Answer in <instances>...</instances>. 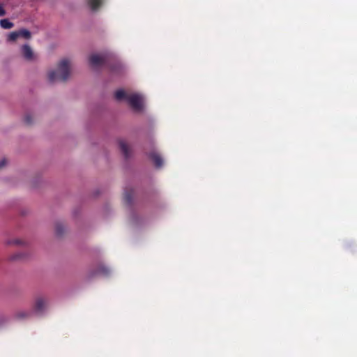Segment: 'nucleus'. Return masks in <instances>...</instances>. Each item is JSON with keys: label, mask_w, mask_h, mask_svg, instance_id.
<instances>
[{"label": "nucleus", "mask_w": 357, "mask_h": 357, "mask_svg": "<svg viewBox=\"0 0 357 357\" xmlns=\"http://www.w3.org/2000/svg\"><path fill=\"white\" fill-rule=\"evenodd\" d=\"M90 66L94 70L105 67L115 74L121 73L123 66L113 55L109 54H91L89 57Z\"/></svg>", "instance_id": "obj_1"}, {"label": "nucleus", "mask_w": 357, "mask_h": 357, "mask_svg": "<svg viewBox=\"0 0 357 357\" xmlns=\"http://www.w3.org/2000/svg\"><path fill=\"white\" fill-rule=\"evenodd\" d=\"M70 61L62 59L58 64L56 70H52L48 74V79L50 82L56 81L66 82L70 76Z\"/></svg>", "instance_id": "obj_2"}, {"label": "nucleus", "mask_w": 357, "mask_h": 357, "mask_svg": "<svg viewBox=\"0 0 357 357\" xmlns=\"http://www.w3.org/2000/svg\"><path fill=\"white\" fill-rule=\"evenodd\" d=\"M31 37L32 33L30 31L26 29H20L9 33L7 36V41L9 43H15L18 39L29 40Z\"/></svg>", "instance_id": "obj_3"}, {"label": "nucleus", "mask_w": 357, "mask_h": 357, "mask_svg": "<svg viewBox=\"0 0 357 357\" xmlns=\"http://www.w3.org/2000/svg\"><path fill=\"white\" fill-rule=\"evenodd\" d=\"M127 101L135 110L139 111L142 109V98L139 95H130L128 96Z\"/></svg>", "instance_id": "obj_4"}, {"label": "nucleus", "mask_w": 357, "mask_h": 357, "mask_svg": "<svg viewBox=\"0 0 357 357\" xmlns=\"http://www.w3.org/2000/svg\"><path fill=\"white\" fill-rule=\"evenodd\" d=\"M149 158L153 161L155 167H161L163 165V160L161 155L155 151H151L148 154Z\"/></svg>", "instance_id": "obj_5"}, {"label": "nucleus", "mask_w": 357, "mask_h": 357, "mask_svg": "<svg viewBox=\"0 0 357 357\" xmlns=\"http://www.w3.org/2000/svg\"><path fill=\"white\" fill-rule=\"evenodd\" d=\"M47 305V301L43 297H38L33 305V309L36 312H43Z\"/></svg>", "instance_id": "obj_6"}, {"label": "nucleus", "mask_w": 357, "mask_h": 357, "mask_svg": "<svg viewBox=\"0 0 357 357\" xmlns=\"http://www.w3.org/2000/svg\"><path fill=\"white\" fill-rule=\"evenodd\" d=\"M119 148H120L122 153L123 154L124 157L126 158H128L130 155V148L128 147L126 142L123 139H120L119 141Z\"/></svg>", "instance_id": "obj_7"}, {"label": "nucleus", "mask_w": 357, "mask_h": 357, "mask_svg": "<svg viewBox=\"0 0 357 357\" xmlns=\"http://www.w3.org/2000/svg\"><path fill=\"white\" fill-rule=\"evenodd\" d=\"M22 52L24 57L27 60H33L35 57L34 54L30 46H22Z\"/></svg>", "instance_id": "obj_8"}, {"label": "nucleus", "mask_w": 357, "mask_h": 357, "mask_svg": "<svg viewBox=\"0 0 357 357\" xmlns=\"http://www.w3.org/2000/svg\"><path fill=\"white\" fill-rule=\"evenodd\" d=\"M88 5L93 10H96L102 3V0H86Z\"/></svg>", "instance_id": "obj_9"}, {"label": "nucleus", "mask_w": 357, "mask_h": 357, "mask_svg": "<svg viewBox=\"0 0 357 357\" xmlns=\"http://www.w3.org/2000/svg\"><path fill=\"white\" fill-rule=\"evenodd\" d=\"M0 26L4 29H10L14 26V24L8 19H1L0 20Z\"/></svg>", "instance_id": "obj_10"}, {"label": "nucleus", "mask_w": 357, "mask_h": 357, "mask_svg": "<svg viewBox=\"0 0 357 357\" xmlns=\"http://www.w3.org/2000/svg\"><path fill=\"white\" fill-rule=\"evenodd\" d=\"M114 96L117 100H122L124 99L127 100L128 96L123 89L116 91Z\"/></svg>", "instance_id": "obj_11"}, {"label": "nucleus", "mask_w": 357, "mask_h": 357, "mask_svg": "<svg viewBox=\"0 0 357 357\" xmlns=\"http://www.w3.org/2000/svg\"><path fill=\"white\" fill-rule=\"evenodd\" d=\"M110 270L105 266L100 265L97 269V273L107 276L109 274Z\"/></svg>", "instance_id": "obj_12"}, {"label": "nucleus", "mask_w": 357, "mask_h": 357, "mask_svg": "<svg viewBox=\"0 0 357 357\" xmlns=\"http://www.w3.org/2000/svg\"><path fill=\"white\" fill-rule=\"evenodd\" d=\"M123 199L127 204H130L132 199V192H125L123 195Z\"/></svg>", "instance_id": "obj_13"}, {"label": "nucleus", "mask_w": 357, "mask_h": 357, "mask_svg": "<svg viewBox=\"0 0 357 357\" xmlns=\"http://www.w3.org/2000/svg\"><path fill=\"white\" fill-rule=\"evenodd\" d=\"M55 231L58 236H61L65 231V227L61 223H56L55 226Z\"/></svg>", "instance_id": "obj_14"}, {"label": "nucleus", "mask_w": 357, "mask_h": 357, "mask_svg": "<svg viewBox=\"0 0 357 357\" xmlns=\"http://www.w3.org/2000/svg\"><path fill=\"white\" fill-rule=\"evenodd\" d=\"M31 312L21 311L16 313L15 316L19 319L27 318L31 315Z\"/></svg>", "instance_id": "obj_15"}, {"label": "nucleus", "mask_w": 357, "mask_h": 357, "mask_svg": "<svg viewBox=\"0 0 357 357\" xmlns=\"http://www.w3.org/2000/svg\"><path fill=\"white\" fill-rule=\"evenodd\" d=\"M24 121L26 124L31 125L32 123V122H33L31 115V114H26L24 116Z\"/></svg>", "instance_id": "obj_16"}, {"label": "nucleus", "mask_w": 357, "mask_h": 357, "mask_svg": "<svg viewBox=\"0 0 357 357\" xmlns=\"http://www.w3.org/2000/svg\"><path fill=\"white\" fill-rule=\"evenodd\" d=\"M24 257V254L19 252V253L14 255L12 258H13V259H23Z\"/></svg>", "instance_id": "obj_17"}, {"label": "nucleus", "mask_w": 357, "mask_h": 357, "mask_svg": "<svg viewBox=\"0 0 357 357\" xmlns=\"http://www.w3.org/2000/svg\"><path fill=\"white\" fill-rule=\"evenodd\" d=\"M6 15V10L3 8V6L0 3V17L4 16Z\"/></svg>", "instance_id": "obj_18"}, {"label": "nucleus", "mask_w": 357, "mask_h": 357, "mask_svg": "<svg viewBox=\"0 0 357 357\" xmlns=\"http://www.w3.org/2000/svg\"><path fill=\"white\" fill-rule=\"evenodd\" d=\"M10 243H14L16 245H22V244H24V242L22 240L16 239V240H14L13 242H10Z\"/></svg>", "instance_id": "obj_19"}, {"label": "nucleus", "mask_w": 357, "mask_h": 357, "mask_svg": "<svg viewBox=\"0 0 357 357\" xmlns=\"http://www.w3.org/2000/svg\"><path fill=\"white\" fill-rule=\"evenodd\" d=\"M6 164V160L5 158L2 159L0 161V169L4 167Z\"/></svg>", "instance_id": "obj_20"}]
</instances>
